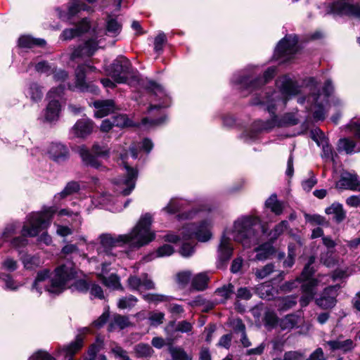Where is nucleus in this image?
Returning <instances> with one entry per match:
<instances>
[{"instance_id":"nucleus-27","label":"nucleus","mask_w":360,"mask_h":360,"mask_svg":"<svg viewBox=\"0 0 360 360\" xmlns=\"http://www.w3.org/2000/svg\"><path fill=\"white\" fill-rule=\"evenodd\" d=\"M301 317L296 314H290L281 319L278 321L280 328L285 330H290L300 323Z\"/></svg>"},{"instance_id":"nucleus-23","label":"nucleus","mask_w":360,"mask_h":360,"mask_svg":"<svg viewBox=\"0 0 360 360\" xmlns=\"http://www.w3.org/2000/svg\"><path fill=\"white\" fill-rule=\"evenodd\" d=\"M233 247L230 239L223 236L221 238L220 243L218 247V258L221 262L228 261L233 254Z\"/></svg>"},{"instance_id":"nucleus-40","label":"nucleus","mask_w":360,"mask_h":360,"mask_svg":"<svg viewBox=\"0 0 360 360\" xmlns=\"http://www.w3.org/2000/svg\"><path fill=\"white\" fill-rule=\"evenodd\" d=\"M320 260L327 267H333L338 262L337 259L333 255V252L329 250L321 254Z\"/></svg>"},{"instance_id":"nucleus-14","label":"nucleus","mask_w":360,"mask_h":360,"mask_svg":"<svg viewBox=\"0 0 360 360\" xmlns=\"http://www.w3.org/2000/svg\"><path fill=\"white\" fill-rule=\"evenodd\" d=\"M124 167L126 169V177L117 179L115 182L116 185L115 189L117 193L126 196L129 195L135 188L138 172L136 169L129 167L126 163H124Z\"/></svg>"},{"instance_id":"nucleus-3","label":"nucleus","mask_w":360,"mask_h":360,"mask_svg":"<svg viewBox=\"0 0 360 360\" xmlns=\"http://www.w3.org/2000/svg\"><path fill=\"white\" fill-rule=\"evenodd\" d=\"M75 274L74 264L71 262L58 266L53 277L49 281L50 271L47 269L39 271L32 285L31 291L38 295H41L43 290L58 295L66 289L68 283L75 277Z\"/></svg>"},{"instance_id":"nucleus-54","label":"nucleus","mask_w":360,"mask_h":360,"mask_svg":"<svg viewBox=\"0 0 360 360\" xmlns=\"http://www.w3.org/2000/svg\"><path fill=\"white\" fill-rule=\"evenodd\" d=\"M192 273L190 271L179 272L176 276V282L182 287H185L191 281Z\"/></svg>"},{"instance_id":"nucleus-56","label":"nucleus","mask_w":360,"mask_h":360,"mask_svg":"<svg viewBox=\"0 0 360 360\" xmlns=\"http://www.w3.org/2000/svg\"><path fill=\"white\" fill-rule=\"evenodd\" d=\"M100 278L102 283L109 288H116L119 284V278L115 274H111L108 277H105L103 274H101Z\"/></svg>"},{"instance_id":"nucleus-45","label":"nucleus","mask_w":360,"mask_h":360,"mask_svg":"<svg viewBox=\"0 0 360 360\" xmlns=\"http://www.w3.org/2000/svg\"><path fill=\"white\" fill-rule=\"evenodd\" d=\"M169 352L173 360H189L188 356L181 347L171 346Z\"/></svg>"},{"instance_id":"nucleus-58","label":"nucleus","mask_w":360,"mask_h":360,"mask_svg":"<svg viewBox=\"0 0 360 360\" xmlns=\"http://www.w3.org/2000/svg\"><path fill=\"white\" fill-rule=\"evenodd\" d=\"M304 218L307 222L313 225H323L326 223L325 218L319 214H304Z\"/></svg>"},{"instance_id":"nucleus-21","label":"nucleus","mask_w":360,"mask_h":360,"mask_svg":"<svg viewBox=\"0 0 360 360\" xmlns=\"http://www.w3.org/2000/svg\"><path fill=\"white\" fill-rule=\"evenodd\" d=\"M90 28V25L86 18H84L75 28L65 29L63 31L60 38L63 40H71L75 37L80 36L86 32Z\"/></svg>"},{"instance_id":"nucleus-15","label":"nucleus","mask_w":360,"mask_h":360,"mask_svg":"<svg viewBox=\"0 0 360 360\" xmlns=\"http://www.w3.org/2000/svg\"><path fill=\"white\" fill-rule=\"evenodd\" d=\"M338 285H330L324 288L320 296L315 299V303L320 308L323 309L333 308L337 302V291Z\"/></svg>"},{"instance_id":"nucleus-8","label":"nucleus","mask_w":360,"mask_h":360,"mask_svg":"<svg viewBox=\"0 0 360 360\" xmlns=\"http://www.w3.org/2000/svg\"><path fill=\"white\" fill-rule=\"evenodd\" d=\"M92 152L96 155H94L84 146H82L79 149V153L83 162L88 166L105 171L106 167L99 162L98 157L108 158L109 155V148L106 146H101L98 143H94L91 148Z\"/></svg>"},{"instance_id":"nucleus-37","label":"nucleus","mask_w":360,"mask_h":360,"mask_svg":"<svg viewBox=\"0 0 360 360\" xmlns=\"http://www.w3.org/2000/svg\"><path fill=\"white\" fill-rule=\"evenodd\" d=\"M134 349L137 357H150L154 352L153 348L146 343L137 344Z\"/></svg>"},{"instance_id":"nucleus-55","label":"nucleus","mask_w":360,"mask_h":360,"mask_svg":"<svg viewBox=\"0 0 360 360\" xmlns=\"http://www.w3.org/2000/svg\"><path fill=\"white\" fill-rule=\"evenodd\" d=\"M288 228V222L285 220L278 224L270 233L271 239H276Z\"/></svg>"},{"instance_id":"nucleus-59","label":"nucleus","mask_w":360,"mask_h":360,"mask_svg":"<svg viewBox=\"0 0 360 360\" xmlns=\"http://www.w3.org/2000/svg\"><path fill=\"white\" fill-rule=\"evenodd\" d=\"M166 36L164 33H160L154 41V50L157 53H160L163 49V45L166 42Z\"/></svg>"},{"instance_id":"nucleus-1","label":"nucleus","mask_w":360,"mask_h":360,"mask_svg":"<svg viewBox=\"0 0 360 360\" xmlns=\"http://www.w3.org/2000/svg\"><path fill=\"white\" fill-rule=\"evenodd\" d=\"M276 85L279 89V92H273L271 95L266 97L265 101L257 99L252 101V103L253 105H266L268 112L271 115V118L266 122L262 120L255 121L252 131L249 133L245 132L243 134L245 141L255 139L257 132L269 131L276 127L292 126L298 123L293 114L287 113L282 118L278 119L275 115V112L278 107L284 108L287 101L290 97L300 94L301 91L300 86L296 82L285 75L280 77L276 81Z\"/></svg>"},{"instance_id":"nucleus-53","label":"nucleus","mask_w":360,"mask_h":360,"mask_svg":"<svg viewBox=\"0 0 360 360\" xmlns=\"http://www.w3.org/2000/svg\"><path fill=\"white\" fill-rule=\"evenodd\" d=\"M314 262V257H310L309 262L305 265L304 269L302 271L301 276L299 278H301V282L304 281L310 280V277L314 274V271L311 265Z\"/></svg>"},{"instance_id":"nucleus-41","label":"nucleus","mask_w":360,"mask_h":360,"mask_svg":"<svg viewBox=\"0 0 360 360\" xmlns=\"http://www.w3.org/2000/svg\"><path fill=\"white\" fill-rule=\"evenodd\" d=\"M338 146L347 153L360 151V147L355 150L356 143L349 139H340Z\"/></svg>"},{"instance_id":"nucleus-11","label":"nucleus","mask_w":360,"mask_h":360,"mask_svg":"<svg viewBox=\"0 0 360 360\" xmlns=\"http://www.w3.org/2000/svg\"><path fill=\"white\" fill-rule=\"evenodd\" d=\"M96 68L86 65H79L75 70V85L68 84L70 89L74 90L75 88L83 92H91L96 94L98 88L94 84H89L85 80L86 72L87 70L94 71Z\"/></svg>"},{"instance_id":"nucleus-52","label":"nucleus","mask_w":360,"mask_h":360,"mask_svg":"<svg viewBox=\"0 0 360 360\" xmlns=\"http://www.w3.org/2000/svg\"><path fill=\"white\" fill-rule=\"evenodd\" d=\"M79 211H72L70 209L65 208L62 209L58 212L59 216L67 215L72 218V221L75 223H77L78 225H80L82 221V219L79 215Z\"/></svg>"},{"instance_id":"nucleus-36","label":"nucleus","mask_w":360,"mask_h":360,"mask_svg":"<svg viewBox=\"0 0 360 360\" xmlns=\"http://www.w3.org/2000/svg\"><path fill=\"white\" fill-rule=\"evenodd\" d=\"M174 250L172 245H164L161 247H160L156 252L152 253L148 257V259H146L147 261H149L150 259H155L156 257H167L170 256L174 253Z\"/></svg>"},{"instance_id":"nucleus-50","label":"nucleus","mask_w":360,"mask_h":360,"mask_svg":"<svg viewBox=\"0 0 360 360\" xmlns=\"http://www.w3.org/2000/svg\"><path fill=\"white\" fill-rule=\"evenodd\" d=\"M319 146L322 148V157L323 158L328 161H335L334 153L331 146L328 144V139L326 141H324L323 143H322L321 145H319Z\"/></svg>"},{"instance_id":"nucleus-4","label":"nucleus","mask_w":360,"mask_h":360,"mask_svg":"<svg viewBox=\"0 0 360 360\" xmlns=\"http://www.w3.org/2000/svg\"><path fill=\"white\" fill-rule=\"evenodd\" d=\"M56 212L53 207H44L41 212H32L26 217L21 233L22 236L13 238L11 241L13 247L20 248L25 247L28 240L25 237H35L42 230L47 229L52 217Z\"/></svg>"},{"instance_id":"nucleus-39","label":"nucleus","mask_w":360,"mask_h":360,"mask_svg":"<svg viewBox=\"0 0 360 360\" xmlns=\"http://www.w3.org/2000/svg\"><path fill=\"white\" fill-rule=\"evenodd\" d=\"M101 344L102 342L93 344L88 350V357L84 360H108L107 357L103 354H101L96 356V354L101 349Z\"/></svg>"},{"instance_id":"nucleus-46","label":"nucleus","mask_w":360,"mask_h":360,"mask_svg":"<svg viewBox=\"0 0 360 360\" xmlns=\"http://www.w3.org/2000/svg\"><path fill=\"white\" fill-rule=\"evenodd\" d=\"M138 300L134 295H128L120 298L118 301L117 306L120 309L131 308L136 304Z\"/></svg>"},{"instance_id":"nucleus-16","label":"nucleus","mask_w":360,"mask_h":360,"mask_svg":"<svg viewBox=\"0 0 360 360\" xmlns=\"http://www.w3.org/2000/svg\"><path fill=\"white\" fill-rule=\"evenodd\" d=\"M89 3H94L96 0H86ZM90 7L86 5L83 0H72L68 6L67 13L62 12L60 8H57L56 11L58 16L63 20H70L72 17L77 14L80 11H89Z\"/></svg>"},{"instance_id":"nucleus-20","label":"nucleus","mask_w":360,"mask_h":360,"mask_svg":"<svg viewBox=\"0 0 360 360\" xmlns=\"http://www.w3.org/2000/svg\"><path fill=\"white\" fill-rule=\"evenodd\" d=\"M336 186L339 188L360 191V181L356 174L344 172Z\"/></svg>"},{"instance_id":"nucleus-61","label":"nucleus","mask_w":360,"mask_h":360,"mask_svg":"<svg viewBox=\"0 0 360 360\" xmlns=\"http://www.w3.org/2000/svg\"><path fill=\"white\" fill-rule=\"evenodd\" d=\"M73 290H77L81 292H86L89 289V283L84 279H79L75 282L72 285Z\"/></svg>"},{"instance_id":"nucleus-5","label":"nucleus","mask_w":360,"mask_h":360,"mask_svg":"<svg viewBox=\"0 0 360 360\" xmlns=\"http://www.w3.org/2000/svg\"><path fill=\"white\" fill-rule=\"evenodd\" d=\"M262 226L259 218L245 216L238 219L233 225V237L235 241L245 248H249L259 242Z\"/></svg>"},{"instance_id":"nucleus-38","label":"nucleus","mask_w":360,"mask_h":360,"mask_svg":"<svg viewBox=\"0 0 360 360\" xmlns=\"http://www.w3.org/2000/svg\"><path fill=\"white\" fill-rule=\"evenodd\" d=\"M130 325L129 318L120 314H116L113 316V319L110 323V329L117 327L120 329H124Z\"/></svg>"},{"instance_id":"nucleus-26","label":"nucleus","mask_w":360,"mask_h":360,"mask_svg":"<svg viewBox=\"0 0 360 360\" xmlns=\"http://www.w3.org/2000/svg\"><path fill=\"white\" fill-rule=\"evenodd\" d=\"M48 154L50 158L53 159L54 161L60 162L63 161L67 158L68 152L64 145L53 143L49 147Z\"/></svg>"},{"instance_id":"nucleus-9","label":"nucleus","mask_w":360,"mask_h":360,"mask_svg":"<svg viewBox=\"0 0 360 360\" xmlns=\"http://www.w3.org/2000/svg\"><path fill=\"white\" fill-rule=\"evenodd\" d=\"M275 72L276 68L274 67H270L264 73L263 78L253 79L250 76L235 75L232 79V82L239 85V89L252 91L271 79Z\"/></svg>"},{"instance_id":"nucleus-24","label":"nucleus","mask_w":360,"mask_h":360,"mask_svg":"<svg viewBox=\"0 0 360 360\" xmlns=\"http://www.w3.org/2000/svg\"><path fill=\"white\" fill-rule=\"evenodd\" d=\"M326 345L331 351L340 350L343 352L352 351L355 347V344L351 339L342 340L339 338L334 340L326 342Z\"/></svg>"},{"instance_id":"nucleus-57","label":"nucleus","mask_w":360,"mask_h":360,"mask_svg":"<svg viewBox=\"0 0 360 360\" xmlns=\"http://www.w3.org/2000/svg\"><path fill=\"white\" fill-rule=\"evenodd\" d=\"M165 319V314L162 312H150L149 314L148 320L150 324L153 326L160 325Z\"/></svg>"},{"instance_id":"nucleus-13","label":"nucleus","mask_w":360,"mask_h":360,"mask_svg":"<svg viewBox=\"0 0 360 360\" xmlns=\"http://www.w3.org/2000/svg\"><path fill=\"white\" fill-rule=\"evenodd\" d=\"M297 37L296 36H286L281 39L275 50V56L278 59L288 60L297 51Z\"/></svg>"},{"instance_id":"nucleus-28","label":"nucleus","mask_w":360,"mask_h":360,"mask_svg":"<svg viewBox=\"0 0 360 360\" xmlns=\"http://www.w3.org/2000/svg\"><path fill=\"white\" fill-rule=\"evenodd\" d=\"M46 44L44 39L34 38L30 35L22 36L18 39V45L22 48L44 47Z\"/></svg>"},{"instance_id":"nucleus-6","label":"nucleus","mask_w":360,"mask_h":360,"mask_svg":"<svg viewBox=\"0 0 360 360\" xmlns=\"http://www.w3.org/2000/svg\"><path fill=\"white\" fill-rule=\"evenodd\" d=\"M107 71L108 75L118 84L134 85L139 79L138 71L133 68L131 62L124 57L115 59Z\"/></svg>"},{"instance_id":"nucleus-42","label":"nucleus","mask_w":360,"mask_h":360,"mask_svg":"<svg viewBox=\"0 0 360 360\" xmlns=\"http://www.w3.org/2000/svg\"><path fill=\"white\" fill-rule=\"evenodd\" d=\"M234 286L231 283L223 285L216 290V295L221 297V301L224 302L229 299L233 292Z\"/></svg>"},{"instance_id":"nucleus-32","label":"nucleus","mask_w":360,"mask_h":360,"mask_svg":"<svg viewBox=\"0 0 360 360\" xmlns=\"http://www.w3.org/2000/svg\"><path fill=\"white\" fill-rule=\"evenodd\" d=\"M327 214H333V220L340 223L345 218V212L343 210L342 205L339 203H333L325 210Z\"/></svg>"},{"instance_id":"nucleus-34","label":"nucleus","mask_w":360,"mask_h":360,"mask_svg":"<svg viewBox=\"0 0 360 360\" xmlns=\"http://www.w3.org/2000/svg\"><path fill=\"white\" fill-rule=\"evenodd\" d=\"M122 30V25L118 21L108 16L106 20V34L111 37L118 35Z\"/></svg>"},{"instance_id":"nucleus-62","label":"nucleus","mask_w":360,"mask_h":360,"mask_svg":"<svg viewBox=\"0 0 360 360\" xmlns=\"http://www.w3.org/2000/svg\"><path fill=\"white\" fill-rule=\"evenodd\" d=\"M94 200H96L98 204L101 205H108L112 202L114 203L113 197L107 193L99 194L97 198L94 199Z\"/></svg>"},{"instance_id":"nucleus-33","label":"nucleus","mask_w":360,"mask_h":360,"mask_svg":"<svg viewBox=\"0 0 360 360\" xmlns=\"http://www.w3.org/2000/svg\"><path fill=\"white\" fill-rule=\"evenodd\" d=\"M265 205L266 207L269 208L276 215L281 214L284 208L283 203L278 200L276 194H272L266 200Z\"/></svg>"},{"instance_id":"nucleus-47","label":"nucleus","mask_w":360,"mask_h":360,"mask_svg":"<svg viewBox=\"0 0 360 360\" xmlns=\"http://www.w3.org/2000/svg\"><path fill=\"white\" fill-rule=\"evenodd\" d=\"M1 278L5 283V289L10 290H16L22 285L15 281L9 274H2Z\"/></svg>"},{"instance_id":"nucleus-60","label":"nucleus","mask_w":360,"mask_h":360,"mask_svg":"<svg viewBox=\"0 0 360 360\" xmlns=\"http://www.w3.org/2000/svg\"><path fill=\"white\" fill-rule=\"evenodd\" d=\"M310 136L318 146L321 145L324 141L327 140L321 130L318 128L310 131Z\"/></svg>"},{"instance_id":"nucleus-22","label":"nucleus","mask_w":360,"mask_h":360,"mask_svg":"<svg viewBox=\"0 0 360 360\" xmlns=\"http://www.w3.org/2000/svg\"><path fill=\"white\" fill-rule=\"evenodd\" d=\"M94 129V123L86 118L78 120L72 127V133L77 137H85L90 134Z\"/></svg>"},{"instance_id":"nucleus-2","label":"nucleus","mask_w":360,"mask_h":360,"mask_svg":"<svg viewBox=\"0 0 360 360\" xmlns=\"http://www.w3.org/2000/svg\"><path fill=\"white\" fill-rule=\"evenodd\" d=\"M151 216H142L136 226L128 234L119 235L113 238L110 234L100 235V247L98 248L97 261L102 262V273H106L107 266L115 260V254L112 249L120 243L128 244L131 248H139L148 244L155 238V233L150 230Z\"/></svg>"},{"instance_id":"nucleus-12","label":"nucleus","mask_w":360,"mask_h":360,"mask_svg":"<svg viewBox=\"0 0 360 360\" xmlns=\"http://www.w3.org/2000/svg\"><path fill=\"white\" fill-rule=\"evenodd\" d=\"M326 14L353 15L360 18V6L349 4L345 0H336L326 6Z\"/></svg>"},{"instance_id":"nucleus-43","label":"nucleus","mask_w":360,"mask_h":360,"mask_svg":"<svg viewBox=\"0 0 360 360\" xmlns=\"http://www.w3.org/2000/svg\"><path fill=\"white\" fill-rule=\"evenodd\" d=\"M297 304V296H286L279 300L278 307L281 310L285 311L292 308Z\"/></svg>"},{"instance_id":"nucleus-18","label":"nucleus","mask_w":360,"mask_h":360,"mask_svg":"<svg viewBox=\"0 0 360 360\" xmlns=\"http://www.w3.org/2000/svg\"><path fill=\"white\" fill-rule=\"evenodd\" d=\"M330 279L334 281L335 279V276H321L319 275L316 278H312L308 281H304L301 285V290L302 293L313 295L316 294V287L320 284H327L330 282Z\"/></svg>"},{"instance_id":"nucleus-48","label":"nucleus","mask_w":360,"mask_h":360,"mask_svg":"<svg viewBox=\"0 0 360 360\" xmlns=\"http://www.w3.org/2000/svg\"><path fill=\"white\" fill-rule=\"evenodd\" d=\"M183 204L176 198H172L168 205L162 209V211L168 214H175L179 212Z\"/></svg>"},{"instance_id":"nucleus-29","label":"nucleus","mask_w":360,"mask_h":360,"mask_svg":"<svg viewBox=\"0 0 360 360\" xmlns=\"http://www.w3.org/2000/svg\"><path fill=\"white\" fill-rule=\"evenodd\" d=\"M321 95L319 94H312L308 98V101L314 105V117L316 120H322L326 117V111L322 102H319V99Z\"/></svg>"},{"instance_id":"nucleus-30","label":"nucleus","mask_w":360,"mask_h":360,"mask_svg":"<svg viewBox=\"0 0 360 360\" xmlns=\"http://www.w3.org/2000/svg\"><path fill=\"white\" fill-rule=\"evenodd\" d=\"M210 280L206 273L202 272L196 274L191 280V286L198 291H202L207 288Z\"/></svg>"},{"instance_id":"nucleus-7","label":"nucleus","mask_w":360,"mask_h":360,"mask_svg":"<svg viewBox=\"0 0 360 360\" xmlns=\"http://www.w3.org/2000/svg\"><path fill=\"white\" fill-rule=\"evenodd\" d=\"M212 221L208 219L202 221L199 224H187L181 231V239L188 240L194 238L198 241L207 242L212 237Z\"/></svg>"},{"instance_id":"nucleus-25","label":"nucleus","mask_w":360,"mask_h":360,"mask_svg":"<svg viewBox=\"0 0 360 360\" xmlns=\"http://www.w3.org/2000/svg\"><path fill=\"white\" fill-rule=\"evenodd\" d=\"M96 108L94 115L96 117H103L115 110V103L112 100L96 101L94 103Z\"/></svg>"},{"instance_id":"nucleus-49","label":"nucleus","mask_w":360,"mask_h":360,"mask_svg":"<svg viewBox=\"0 0 360 360\" xmlns=\"http://www.w3.org/2000/svg\"><path fill=\"white\" fill-rule=\"evenodd\" d=\"M111 118L115 127L122 128L132 126V121H131L125 115H119Z\"/></svg>"},{"instance_id":"nucleus-51","label":"nucleus","mask_w":360,"mask_h":360,"mask_svg":"<svg viewBox=\"0 0 360 360\" xmlns=\"http://www.w3.org/2000/svg\"><path fill=\"white\" fill-rule=\"evenodd\" d=\"M28 94L34 101H39L41 99L43 94L40 86L35 83L30 84Z\"/></svg>"},{"instance_id":"nucleus-19","label":"nucleus","mask_w":360,"mask_h":360,"mask_svg":"<svg viewBox=\"0 0 360 360\" xmlns=\"http://www.w3.org/2000/svg\"><path fill=\"white\" fill-rule=\"evenodd\" d=\"M98 42L94 39L86 41L82 46L76 48L70 56L71 60L92 56L98 49Z\"/></svg>"},{"instance_id":"nucleus-35","label":"nucleus","mask_w":360,"mask_h":360,"mask_svg":"<svg viewBox=\"0 0 360 360\" xmlns=\"http://www.w3.org/2000/svg\"><path fill=\"white\" fill-rule=\"evenodd\" d=\"M79 189V186L77 182L71 181L69 182L65 188L60 192L55 195V199H63L68 195H72L76 192H77Z\"/></svg>"},{"instance_id":"nucleus-10","label":"nucleus","mask_w":360,"mask_h":360,"mask_svg":"<svg viewBox=\"0 0 360 360\" xmlns=\"http://www.w3.org/2000/svg\"><path fill=\"white\" fill-rule=\"evenodd\" d=\"M65 88V86L64 84H60L57 88H53L49 91L48 97L53 99L49 102L44 112V119L46 121L52 122L58 120L60 112V105L56 98L61 96Z\"/></svg>"},{"instance_id":"nucleus-63","label":"nucleus","mask_w":360,"mask_h":360,"mask_svg":"<svg viewBox=\"0 0 360 360\" xmlns=\"http://www.w3.org/2000/svg\"><path fill=\"white\" fill-rule=\"evenodd\" d=\"M194 252V248L190 243H184L179 250V253L184 257L191 256Z\"/></svg>"},{"instance_id":"nucleus-17","label":"nucleus","mask_w":360,"mask_h":360,"mask_svg":"<svg viewBox=\"0 0 360 360\" xmlns=\"http://www.w3.org/2000/svg\"><path fill=\"white\" fill-rule=\"evenodd\" d=\"M129 287L134 290H152L155 288L154 282L148 277V274H143L140 276H131L128 280Z\"/></svg>"},{"instance_id":"nucleus-64","label":"nucleus","mask_w":360,"mask_h":360,"mask_svg":"<svg viewBox=\"0 0 360 360\" xmlns=\"http://www.w3.org/2000/svg\"><path fill=\"white\" fill-rule=\"evenodd\" d=\"M349 127L355 138L360 142V118L356 120H352Z\"/></svg>"},{"instance_id":"nucleus-44","label":"nucleus","mask_w":360,"mask_h":360,"mask_svg":"<svg viewBox=\"0 0 360 360\" xmlns=\"http://www.w3.org/2000/svg\"><path fill=\"white\" fill-rule=\"evenodd\" d=\"M275 271V266L272 263L267 264L260 269H257L255 271V276L259 279H263Z\"/></svg>"},{"instance_id":"nucleus-31","label":"nucleus","mask_w":360,"mask_h":360,"mask_svg":"<svg viewBox=\"0 0 360 360\" xmlns=\"http://www.w3.org/2000/svg\"><path fill=\"white\" fill-rule=\"evenodd\" d=\"M24 267L26 269H34L39 266H40L43 262L41 259L40 257L38 255H24L20 258Z\"/></svg>"}]
</instances>
